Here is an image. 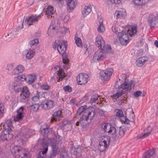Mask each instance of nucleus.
<instances>
[{"instance_id":"obj_1","label":"nucleus","mask_w":158,"mask_h":158,"mask_svg":"<svg viewBox=\"0 0 158 158\" xmlns=\"http://www.w3.org/2000/svg\"><path fill=\"white\" fill-rule=\"evenodd\" d=\"M82 113L83 114L76 125L79 126L80 124L82 127H86L88 120L91 121L92 119L95 115V109L91 107L87 108L86 106H83L79 107L77 110V114L80 115Z\"/></svg>"},{"instance_id":"obj_2","label":"nucleus","mask_w":158,"mask_h":158,"mask_svg":"<svg viewBox=\"0 0 158 158\" xmlns=\"http://www.w3.org/2000/svg\"><path fill=\"white\" fill-rule=\"evenodd\" d=\"M111 51V48L110 49H109V48L106 49H98L95 52L92 60L94 62L102 61L106 58L108 54Z\"/></svg>"},{"instance_id":"obj_3","label":"nucleus","mask_w":158,"mask_h":158,"mask_svg":"<svg viewBox=\"0 0 158 158\" xmlns=\"http://www.w3.org/2000/svg\"><path fill=\"white\" fill-rule=\"evenodd\" d=\"M13 156L15 158H28L29 154L25 152V150L21 147L15 146L11 150Z\"/></svg>"},{"instance_id":"obj_4","label":"nucleus","mask_w":158,"mask_h":158,"mask_svg":"<svg viewBox=\"0 0 158 158\" xmlns=\"http://www.w3.org/2000/svg\"><path fill=\"white\" fill-rule=\"evenodd\" d=\"M49 145H50L51 146L52 148L53 151H56L58 149V143H56L55 139L52 138L49 139L48 140L46 145L44 146L39 152L46 154L48 151V146Z\"/></svg>"},{"instance_id":"obj_5","label":"nucleus","mask_w":158,"mask_h":158,"mask_svg":"<svg viewBox=\"0 0 158 158\" xmlns=\"http://www.w3.org/2000/svg\"><path fill=\"white\" fill-rule=\"evenodd\" d=\"M110 141V138L107 135H103L101 137L98 146L99 150L101 152L105 151L108 147Z\"/></svg>"},{"instance_id":"obj_6","label":"nucleus","mask_w":158,"mask_h":158,"mask_svg":"<svg viewBox=\"0 0 158 158\" xmlns=\"http://www.w3.org/2000/svg\"><path fill=\"white\" fill-rule=\"evenodd\" d=\"M101 127L105 132H107L110 135H114L116 132V129L115 127L109 123H102Z\"/></svg>"},{"instance_id":"obj_7","label":"nucleus","mask_w":158,"mask_h":158,"mask_svg":"<svg viewBox=\"0 0 158 158\" xmlns=\"http://www.w3.org/2000/svg\"><path fill=\"white\" fill-rule=\"evenodd\" d=\"M52 73H54L55 76H56V78L58 79L57 81H62L64 77V73L63 70L61 69L59 66L56 65L51 70Z\"/></svg>"},{"instance_id":"obj_8","label":"nucleus","mask_w":158,"mask_h":158,"mask_svg":"<svg viewBox=\"0 0 158 158\" xmlns=\"http://www.w3.org/2000/svg\"><path fill=\"white\" fill-rule=\"evenodd\" d=\"M95 44L99 49H102L104 48L106 49L109 48L110 49L111 48V46L110 45H105V42L102 37L98 36L96 39Z\"/></svg>"},{"instance_id":"obj_9","label":"nucleus","mask_w":158,"mask_h":158,"mask_svg":"<svg viewBox=\"0 0 158 158\" xmlns=\"http://www.w3.org/2000/svg\"><path fill=\"white\" fill-rule=\"evenodd\" d=\"M148 20L151 27H154L156 26L158 22V13H155L150 14L148 17Z\"/></svg>"},{"instance_id":"obj_10","label":"nucleus","mask_w":158,"mask_h":158,"mask_svg":"<svg viewBox=\"0 0 158 158\" xmlns=\"http://www.w3.org/2000/svg\"><path fill=\"white\" fill-rule=\"evenodd\" d=\"M132 84L133 81L129 80L125 81L121 85V88L122 89L123 93L126 94L130 92L131 90Z\"/></svg>"},{"instance_id":"obj_11","label":"nucleus","mask_w":158,"mask_h":158,"mask_svg":"<svg viewBox=\"0 0 158 158\" xmlns=\"http://www.w3.org/2000/svg\"><path fill=\"white\" fill-rule=\"evenodd\" d=\"M113 72V69L111 68L107 69L101 71L100 77L104 80L107 81L110 79Z\"/></svg>"},{"instance_id":"obj_12","label":"nucleus","mask_w":158,"mask_h":158,"mask_svg":"<svg viewBox=\"0 0 158 158\" xmlns=\"http://www.w3.org/2000/svg\"><path fill=\"white\" fill-rule=\"evenodd\" d=\"M88 75L84 73H81L77 77V83L80 85L86 84L89 80Z\"/></svg>"},{"instance_id":"obj_13","label":"nucleus","mask_w":158,"mask_h":158,"mask_svg":"<svg viewBox=\"0 0 158 158\" xmlns=\"http://www.w3.org/2000/svg\"><path fill=\"white\" fill-rule=\"evenodd\" d=\"M57 44L58 51L60 54L63 55L66 50L67 42L63 40H60Z\"/></svg>"},{"instance_id":"obj_14","label":"nucleus","mask_w":158,"mask_h":158,"mask_svg":"<svg viewBox=\"0 0 158 158\" xmlns=\"http://www.w3.org/2000/svg\"><path fill=\"white\" fill-rule=\"evenodd\" d=\"M118 36L121 44L123 45H126L128 42V36L127 34L123 32L118 33Z\"/></svg>"},{"instance_id":"obj_15","label":"nucleus","mask_w":158,"mask_h":158,"mask_svg":"<svg viewBox=\"0 0 158 158\" xmlns=\"http://www.w3.org/2000/svg\"><path fill=\"white\" fill-rule=\"evenodd\" d=\"M39 19V16L32 15L26 18L25 19L24 23L28 26H29L32 25L33 23L38 21Z\"/></svg>"},{"instance_id":"obj_16","label":"nucleus","mask_w":158,"mask_h":158,"mask_svg":"<svg viewBox=\"0 0 158 158\" xmlns=\"http://www.w3.org/2000/svg\"><path fill=\"white\" fill-rule=\"evenodd\" d=\"M116 116L120 118V120L122 123L128 124L129 123V120L127 118V117L123 114V111L119 110H116Z\"/></svg>"},{"instance_id":"obj_17","label":"nucleus","mask_w":158,"mask_h":158,"mask_svg":"<svg viewBox=\"0 0 158 158\" xmlns=\"http://www.w3.org/2000/svg\"><path fill=\"white\" fill-rule=\"evenodd\" d=\"M21 83L20 81H18L17 79H15L14 81L12 84L13 89L16 92H19L21 90Z\"/></svg>"},{"instance_id":"obj_18","label":"nucleus","mask_w":158,"mask_h":158,"mask_svg":"<svg viewBox=\"0 0 158 158\" xmlns=\"http://www.w3.org/2000/svg\"><path fill=\"white\" fill-rule=\"evenodd\" d=\"M17 114L14 121H17L22 120L24 116V114L23 112V107H21L17 111Z\"/></svg>"},{"instance_id":"obj_19","label":"nucleus","mask_w":158,"mask_h":158,"mask_svg":"<svg viewBox=\"0 0 158 158\" xmlns=\"http://www.w3.org/2000/svg\"><path fill=\"white\" fill-rule=\"evenodd\" d=\"M62 117V114L61 110L55 111L53 114L52 119H51L50 122L52 123L53 120L56 121H59L60 119Z\"/></svg>"},{"instance_id":"obj_20","label":"nucleus","mask_w":158,"mask_h":158,"mask_svg":"<svg viewBox=\"0 0 158 158\" xmlns=\"http://www.w3.org/2000/svg\"><path fill=\"white\" fill-rule=\"evenodd\" d=\"M41 105L43 109L48 110L53 107L55 104L52 101L49 100L46 101L45 103L41 104Z\"/></svg>"},{"instance_id":"obj_21","label":"nucleus","mask_w":158,"mask_h":158,"mask_svg":"<svg viewBox=\"0 0 158 158\" xmlns=\"http://www.w3.org/2000/svg\"><path fill=\"white\" fill-rule=\"evenodd\" d=\"M148 58L146 56H143L137 59L135 62V64L138 67H141L148 60Z\"/></svg>"},{"instance_id":"obj_22","label":"nucleus","mask_w":158,"mask_h":158,"mask_svg":"<svg viewBox=\"0 0 158 158\" xmlns=\"http://www.w3.org/2000/svg\"><path fill=\"white\" fill-rule=\"evenodd\" d=\"M24 69L23 66L22 65H19L14 69L12 71V74L13 75L18 74L23 72Z\"/></svg>"},{"instance_id":"obj_23","label":"nucleus","mask_w":158,"mask_h":158,"mask_svg":"<svg viewBox=\"0 0 158 158\" xmlns=\"http://www.w3.org/2000/svg\"><path fill=\"white\" fill-rule=\"evenodd\" d=\"M116 18H122L125 17L126 15L125 10L121 9L116 11L115 13Z\"/></svg>"},{"instance_id":"obj_24","label":"nucleus","mask_w":158,"mask_h":158,"mask_svg":"<svg viewBox=\"0 0 158 158\" xmlns=\"http://www.w3.org/2000/svg\"><path fill=\"white\" fill-rule=\"evenodd\" d=\"M91 10V7L90 5L85 6L82 11V14L83 17H85L89 14Z\"/></svg>"},{"instance_id":"obj_25","label":"nucleus","mask_w":158,"mask_h":158,"mask_svg":"<svg viewBox=\"0 0 158 158\" xmlns=\"http://www.w3.org/2000/svg\"><path fill=\"white\" fill-rule=\"evenodd\" d=\"M66 2L68 9L70 10L74 9L77 3L76 0H67Z\"/></svg>"},{"instance_id":"obj_26","label":"nucleus","mask_w":158,"mask_h":158,"mask_svg":"<svg viewBox=\"0 0 158 158\" xmlns=\"http://www.w3.org/2000/svg\"><path fill=\"white\" fill-rule=\"evenodd\" d=\"M12 121L11 120L9 119L6 121L3 125L5 130L7 131L10 132L12 127Z\"/></svg>"},{"instance_id":"obj_27","label":"nucleus","mask_w":158,"mask_h":158,"mask_svg":"<svg viewBox=\"0 0 158 158\" xmlns=\"http://www.w3.org/2000/svg\"><path fill=\"white\" fill-rule=\"evenodd\" d=\"M30 93L28 88L27 87H23L21 92V95L25 98H28L30 95Z\"/></svg>"},{"instance_id":"obj_28","label":"nucleus","mask_w":158,"mask_h":158,"mask_svg":"<svg viewBox=\"0 0 158 158\" xmlns=\"http://www.w3.org/2000/svg\"><path fill=\"white\" fill-rule=\"evenodd\" d=\"M35 52L33 49H29L25 51L26 57L28 59L32 58L35 54Z\"/></svg>"},{"instance_id":"obj_29","label":"nucleus","mask_w":158,"mask_h":158,"mask_svg":"<svg viewBox=\"0 0 158 158\" xmlns=\"http://www.w3.org/2000/svg\"><path fill=\"white\" fill-rule=\"evenodd\" d=\"M28 83L31 84L36 79V76L35 74H31L29 75L27 77Z\"/></svg>"},{"instance_id":"obj_30","label":"nucleus","mask_w":158,"mask_h":158,"mask_svg":"<svg viewBox=\"0 0 158 158\" xmlns=\"http://www.w3.org/2000/svg\"><path fill=\"white\" fill-rule=\"evenodd\" d=\"M46 13L47 16H51L52 17V15L54 12V8L52 6H48L45 11Z\"/></svg>"},{"instance_id":"obj_31","label":"nucleus","mask_w":158,"mask_h":158,"mask_svg":"<svg viewBox=\"0 0 158 158\" xmlns=\"http://www.w3.org/2000/svg\"><path fill=\"white\" fill-rule=\"evenodd\" d=\"M148 0H134L133 2L134 4L138 6H143L148 3Z\"/></svg>"},{"instance_id":"obj_32","label":"nucleus","mask_w":158,"mask_h":158,"mask_svg":"<svg viewBox=\"0 0 158 158\" xmlns=\"http://www.w3.org/2000/svg\"><path fill=\"white\" fill-rule=\"evenodd\" d=\"M137 32V27L135 26H132L128 31V34L132 36L136 34Z\"/></svg>"},{"instance_id":"obj_33","label":"nucleus","mask_w":158,"mask_h":158,"mask_svg":"<svg viewBox=\"0 0 158 158\" xmlns=\"http://www.w3.org/2000/svg\"><path fill=\"white\" fill-rule=\"evenodd\" d=\"M153 153V151H148L143 154L142 156V158H150L151 157H153V155H154Z\"/></svg>"},{"instance_id":"obj_34","label":"nucleus","mask_w":158,"mask_h":158,"mask_svg":"<svg viewBox=\"0 0 158 158\" xmlns=\"http://www.w3.org/2000/svg\"><path fill=\"white\" fill-rule=\"evenodd\" d=\"M103 20L101 19L99 21V26L97 30L99 32H103L105 30V28L102 23Z\"/></svg>"},{"instance_id":"obj_35","label":"nucleus","mask_w":158,"mask_h":158,"mask_svg":"<svg viewBox=\"0 0 158 158\" xmlns=\"http://www.w3.org/2000/svg\"><path fill=\"white\" fill-rule=\"evenodd\" d=\"M146 93L145 92L137 91H135L133 95L135 97H137L139 96L144 97L145 96Z\"/></svg>"},{"instance_id":"obj_36","label":"nucleus","mask_w":158,"mask_h":158,"mask_svg":"<svg viewBox=\"0 0 158 158\" xmlns=\"http://www.w3.org/2000/svg\"><path fill=\"white\" fill-rule=\"evenodd\" d=\"M146 130H149V131L145 133L142 134L141 136L140 137V138H144L148 136L149 134H151V132L152 131V128H151L150 126L146 128Z\"/></svg>"},{"instance_id":"obj_37","label":"nucleus","mask_w":158,"mask_h":158,"mask_svg":"<svg viewBox=\"0 0 158 158\" xmlns=\"http://www.w3.org/2000/svg\"><path fill=\"white\" fill-rule=\"evenodd\" d=\"M125 133V132L123 129L120 128L119 129V131H118L116 130V134H114L115 136H123Z\"/></svg>"},{"instance_id":"obj_38","label":"nucleus","mask_w":158,"mask_h":158,"mask_svg":"<svg viewBox=\"0 0 158 158\" xmlns=\"http://www.w3.org/2000/svg\"><path fill=\"white\" fill-rule=\"evenodd\" d=\"M123 94H125V93H123L122 91H118L113 95V98L114 99H117L120 97Z\"/></svg>"},{"instance_id":"obj_39","label":"nucleus","mask_w":158,"mask_h":158,"mask_svg":"<svg viewBox=\"0 0 158 158\" xmlns=\"http://www.w3.org/2000/svg\"><path fill=\"white\" fill-rule=\"evenodd\" d=\"M75 43L77 46L80 47L82 46V41L80 38L77 36H75Z\"/></svg>"},{"instance_id":"obj_40","label":"nucleus","mask_w":158,"mask_h":158,"mask_svg":"<svg viewBox=\"0 0 158 158\" xmlns=\"http://www.w3.org/2000/svg\"><path fill=\"white\" fill-rule=\"evenodd\" d=\"M27 77L24 75L22 74L17 77L15 78V79H17L18 81H20L21 83L22 81H24L26 80Z\"/></svg>"},{"instance_id":"obj_41","label":"nucleus","mask_w":158,"mask_h":158,"mask_svg":"<svg viewBox=\"0 0 158 158\" xmlns=\"http://www.w3.org/2000/svg\"><path fill=\"white\" fill-rule=\"evenodd\" d=\"M98 97L97 94L93 95L91 98L90 103H93L95 102L98 100Z\"/></svg>"},{"instance_id":"obj_42","label":"nucleus","mask_w":158,"mask_h":158,"mask_svg":"<svg viewBox=\"0 0 158 158\" xmlns=\"http://www.w3.org/2000/svg\"><path fill=\"white\" fill-rule=\"evenodd\" d=\"M63 89L66 92H68L69 93H71L72 91V87L69 85L64 86L63 87Z\"/></svg>"},{"instance_id":"obj_43","label":"nucleus","mask_w":158,"mask_h":158,"mask_svg":"<svg viewBox=\"0 0 158 158\" xmlns=\"http://www.w3.org/2000/svg\"><path fill=\"white\" fill-rule=\"evenodd\" d=\"M39 43V40L37 39H35L33 40L30 41L29 42V44L31 46L34 45H36L37 44Z\"/></svg>"},{"instance_id":"obj_44","label":"nucleus","mask_w":158,"mask_h":158,"mask_svg":"<svg viewBox=\"0 0 158 158\" xmlns=\"http://www.w3.org/2000/svg\"><path fill=\"white\" fill-rule=\"evenodd\" d=\"M38 158H53L52 155H50L48 157L46 156V154H44L41 152H39L38 156Z\"/></svg>"},{"instance_id":"obj_45","label":"nucleus","mask_w":158,"mask_h":158,"mask_svg":"<svg viewBox=\"0 0 158 158\" xmlns=\"http://www.w3.org/2000/svg\"><path fill=\"white\" fill-rule=\"evenodd\" d=\"M4 110V106L2 104H0V118L3 116Z\"/></svg>"},{"instance_id":"obj_46","label":"nucleus","mask_w":158,"mask_h":158,"mask_svg":"<svg viewBox=\"0 0 158 158\" xmlns=\"http://www.w3.org/2000/svg\"><path fill=\"white\" fill-rule=\"evenodd\" d=\"M31 109L33 111H36L39 108V105L38 104H35L31 106Z\"/></svg>"},{"instance_id":"obj_47","label":"nucleus","mask_w":158,"mask_h":158,"mask_svg":"<svg viewBox=\"0 0 158 158\" xmlns=\"http://www.w3.org/2000/svg\"><path fill=\"white\" fill-rule=\"evenodd\" d=\"M13 68V64L11 63H9L7 64L6 69L8 71H11Z\"/></svg>"},{"instance_id":"obj_48","label":"nucleus","mask_w":158,"mask_h":158,"mask_svg":"<svg viewBox=\"0 0 158 158\" xmlns=\"http://www.w3.org/2000/svg\"><path fill=\"white\" fill-rule=\"evenodd\" d=\"M40 88L44 90H48L50 88V86L47 84H44L40 86Z\"/></svg>"},{"instance_id":"obj_49","label":"nucleus","mask_w":158,"mask_h":158,"mask_svg":"<svg viewBox=\"0 0 158 158\" xmlns=\"http://www.w3.org/2000/svg\"><path fill=\"white\" fill-rule=\"evenodd\" d=\"M9 132L7 131V134H2L1 135V137L4 140H8L7 136H9Z\"/></svg>"},{"instance_id":"obj_50","label":"nucleus","mask_w":158,"mask_h":158,"mask_svg":"<svg viewBox=\"0 0 158 158\" xmlns=\"http://www.w3.org/2000/svg\"><path fill=\"white\" fill-rule=\"evenodd\" d=\"M62 59L63 63L64 64H67L69 61L68 56L66 55H64L62 57Z\"/></svg>"},{"instance_id":"obj_51","label":"nucleus","mask_w":158,"mask_h":158,"mask_svg":"<svg viewBox=\"0 0 158 158\" xmlns=\"http://www.w3.org/2000/svg\"><path fill=\"white\" fill-rule=\"evenodd\" d=\"M56 29L55 27L51 25L49 26L48 30V34L49 35H51L52 34L51 33V31L52 30H54Z\"/></svg>"},{"instance_id":"obj_52","label":"nucleus","mask_w":158,"mask_h":158,"mask_svg":"<svg viewBox=\"0 0 158 158\" xmlns=\"http://www.w3.org/2000/svg\"><path fill=\"white\" fill-rule=\"evenodd\" d=\"M39 99V97L38 94H37L35 96L31 98L32 100L35 102L38 101Z\"/></svg>"},{"instance_id":"obj_53","label":"nucleus","mask_w":158,"mask_h":158,"mask_svg":"<svg viewBox=\"0 0 158 158\" xmlns=\"http://www.w3.org/2000/svg\"><path fill=\"white\" fill-rule=\"evenodd\" d=\"M111 2L115 4H119L121 2L122 0H109Z\"/></svg>"},{"instance_id":"obj_54","label":"nucleus","mask_w":158,"mask_h":158,"mask_svg":"<svg viewBox=\"0 0 158 158\" xmlns=\"http://www.w3.org/2000/svg\"><path fill=\"white\" fill-rule=\"evenodd\" d=\"M112 30L116 34H117V32L118 31V29L116 26H113L112 27Z\"/></svg>"},{"instance_id":"obj_55","label":"nucleus","mask_w":158,"mask_h":158,"mask_svg":"<svg viewBox=\"0 0 158 158\" xmlns=\"http://www.w3.org/2000/svg\"><path fill=\"white\" fill-rule=\"evenodd\" d=\"M70 103L72 105L74 106L77 104V102L75 99H72L70 101Z\"/></svg>"},{"instance_id":"obj_56","label":"nucleus","mask_w":158,"mask_h":158,"mask_svg":"<svg viewBox=\"0 0 158 158\" xmlns=\"http://www.w3.org/2000/svg\"><path fill=\"white\" fill-rule=\"evenodd\" d=\"M69 15H66L63 19L64 22L65 23L67 22L69 20Z\"/></svg>"},{"instance_id":"obj_57","label":"nucleus","mask_w":158,"mask_h":158,"mask_svg":"<svg viewBox=\"0 0 158 158\" xmlns=\"http://www.w3.org/2000/svg\"><path fill=\"white\" fill-rule=\"evenodd\" d=\"M44 129V133L45 135L48 134L49 131L51 130V129L49 128Z\"/></svg>"},{"instance_id":"obj_58","label":"nucleus","mask_w":158,"mask_h":158,"mask_svg":"<svg viewBox=\"0 0 158 158\" xmlns=\"http://www.w3.org/2000/svg\"><path fill=\"white\" fill-rule=\"evenodd\" d=\"M8 137V140L12 139L13 137V135L12 134H10L9 133V136H7Z\"/></svg>"},{"instance_id":"obj_59","label":"nucleus","mask_w":158,"mask_h":158,"mask_svg":"<svg viewBox=\"0 0 158 158\" xmlns=\"http://www.w3.org/2000/svg\"><path fill=\"white\" fill-rule=\"evenodd\" d=\"M154 44L156 47L158 48V41L156 40L154 42Z\"/></svg>"},{"instance_id":"obj_60","label":"nucleus","mask_w":158,"mask_h":158,"mask_svg":"<svg viewBox=\"0 0 158 158\" xmlns=\"http://www.w3.org/2000/svg\"><path fill=\"white\" fill-rule=\"evenodd\" d=\"M55 81V78L54 77H53L51 78L50 81L53 82Z\"/></svg>"},{"instance_id":"obj_61","label":"nucleus","mask_w":158,"mask_h":158,"mask_svg":"<svg viewBox=\"0 0 158 158\" xmlns=\"http://www.w3.org/2000/svg\"><path fill=\"white\" fill-rule=\"evenodd\" d=\"M100 113H101V114H102V115H103L104 116H106V114H105V113L103 111H100Z\"/></svg>"},{"instance_id":"obj_62","label":"nucleus","mask_w":158,"mask_h":158,"mask_svg":"<svg viewBox=\"0 0 158 158\" xmlns=\"http://www.w3.org/2000/svg\"><path fill=\"white\" fill-rule=\"evenodd\" d=\"M22 23V24L21 25V26H19V27L20 29H22L23 28V21L22 22V23Z\"/></svg>"},{"instance_id":"obj_63","label":"nucleus","mask_w":158,"mask_h":158,"mask_svg":"<svg viewBox=\"0 0 158 158\" xmlns=\"http://www.w3.org/2000/svg\"><path fill=\"white\" fill-rule=\"evenodd\" d=\"M150 158H158V156H156L154 154L153 155V157H151Z\"/></svg>"},{"instance_id":"obj_64","label":"nucleus","mask_w":158,"mask_h":158,"mask_svg":"<svg viewBox=\"0 0 158 158\" xmlns=\"http://www.w3.org/2000/svg\"><path fill=\"white\" fill-rule=\"evenodd\" d=\"M33 0H32V1L31 2H30L28 4H29L30 5H31L33 3Z\"/></svg>"}]
</instances>
